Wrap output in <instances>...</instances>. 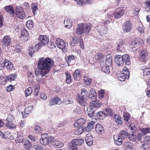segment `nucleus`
Masks as SVG:
<instances>
[{"instance_id": "obj_1", "label": "nucleus", "mask_w": 150, "mask_h": 150, "mask_svg": "<svg viewBox=\"0 0 150 150\" xmlns=\"http://www.w3.org/2000/svg\"><path fill=\"white\" fill-rule=\"evenodd\" d=\"M53 60L49 57L45 58L42 57L38 62V69L35 71L36 76L43 77L50 71V69L54 65Z\"/></svg>"}, {"instance_id": "obj_2", "label": "nucleus", "mask_w": 150, "mask_h": 150, "mask_svg": "<svg viewBox=\"0 0 150 150\" xmlns=\"http://www.w3.org/2000/svg\"><path fill=\"white\" fill-rule=\"evenodd\" d=\"M41 137L40 142V144L43 145H45L48 143H50L54 139L53 137L48 136L47 133L42 134Z\"/></svg>"}, {"instance_id": "obj_3", "label": "nucleus", "mask_w": 150, "mask_h": 150, "mask_svg": "<svg viewBox=\"0 0 150 150\" xmlns=\"http://www.w3.org/2000/svg\"><path fill=\"white\" fill-rule=\"evenodd\" d=\"M129 76V72L128 69L126 67H125L123 68L122 74L118 77V79L121 81H124L125 79H128Z\"/></svg>"}, {"instance_id": "obj_4", "label": "nucleus", "mask_w": 150, "mask_h": 150, "mask_svg": "<svg viewBox=\"0 0 150 150\" xmlns=\"http://www.w3.org/2000/svg\"><path fill=\"white\" fill-rule=\"evenodd\" d=\"M148 57V52L145 49L140 51L139 54V58L142 62H145Z\"/></svg>"}, {"instance_id": "obj_5", "label": "nucleus", "mask_w": 150, "mask_h": 150, "mask_svg": "<svg viewBox=\"0 0 150 150\" xmlns=\"http://www.w3.org/2000/svg\"><path fill=\"white\" fill-rule=\"evenodd\" d=\"M16 13L18 17L22 19L24 17H26L23 8L20 6H17L16 8Z\"/></svg>"}, {"instance_id": "obj_6", "label": "nucleus", "mask_w": 150, "mask_h": 150, "mask_svg": "<svg viewBox=\"0 0 150 150\" xmlns=\"http://www.w3.org/2000/svg\"><path fill=\"white\" fill-rule=\"evenodd\" d=\"M0 66L3 67H5L8 71H11L13 69V66L11 62L5 59L4 62H0Z\"/></svg>"}, {"instance_id": "obj_7", "label": "nucleus", "mask_w": 150, "mask_h": 150, "mask_svg": "<svg viewBox=\"0 0 150 150\" xmlns=\"http://www.w3.org/2000/svg\"><path fill=\"white\" fill-rule=\"evenodd\" d=\"M144 79L146 81V84L150 86V71L149 69L143 70Z\"/></svg>"}, {"instance_id": "obj_8", "label": "nucleus", "mask_w": 150, "mask_h": 150, "mask_svg": "<svg viewBox=\"0 0 150 150\" xmlns=\"http://www.w3.org/2000/svg\"><path fill=\"white\" fill-rule=\"evenodd\" d=\"M132 25L129 21H126L123 25L122 28L125 32H130L132 29Z\"/></svg>"}, {"instance_id": "obj_9", "label": "nucleus", "mask_w": 150, "mask_h": 150, "mask_svg": "<svg viewBox=\"0 0 150 150\" xmlns=\"http://www.w3.org/2000/svg\"><path fill=\"white\" fill-rule=\"evenodd\" d=\"M56 44L58 47L62 50L63 51L65 50L66 43L62 39L59 38L57 39L56 40Z\"/></svg>"}, {"instance_id": "obj_10", "label": "nucleus", "mask_w": 150, "mask_h": 150, "mask_svg": "<svg viewBox=\"0 0 150 150\" xmlns=\"http://www.w3.org/2000/svg\"><path fill=\"white\" fill-rule=\"evenodd\" d=\"M76 99L77 102L82 106H85L87 105L86 100L87 99L81 96L80 94L77 95Z\"/></svg>"}, {"instance_id": "obj_11", "label": "nucleus", "mask_w": 150, "mask_h": 150, "mask_svg": "<svg viewBox=\"0 0 150 150\" xmlns=\"http://www.w3.org/2000/svg\"><path fill=\"white\" fill-rule=\"evenodd\" d=\"M76 1L78 5L81 6H83L86 4H91L93 3V0H74Z\"/></svg>"}, {"instance_id": "obj_12", "label": "nucleus", "mask_w": 150, "mask_h": 150, "mask_svg": "<svg viewBox=\"0 0 150 150\" xmlns=\"http://www.w3.org/2000/svg\"><path fill=\"white\" fill-rule=\"evenodd\" d=\"M39 39L40 41L39 42L41 44L42 46L47 44L49 42V39L45 35H40Z\"/></svg>"}, {"instance_id": "obj_13", "label": "nucleus", "mask_w": 150, "mask_h": 150, "mask_svg": "<svg viewBox=\"0 0 150 150\" xmlns=\"http://www.w3.org/2000/svg\"><path fill=\"white\" fill-rule=\"evenodd\" d=\"M49 105L52 106L56 104L59 105L61 104L62 102L59 98L55 97L50 99L49 100Z\"/></svg>"}, {"instance_id": "obj_14", "label": "nucleus", "mask_w": 150, "mask_h": 150, "mask_svg": "<svg viewBox=\"0 0 150 150\" xmlns=\"http://www.w3.org/2000/svg\"><path fill=\"white\" fill-rule=\"evenodd\" d=\"M102 24L101 27L100 28H99L97 30L98 32L101 36L105 35L107 33V27L105 25H103V23H102Z\"/></svg>"}, {"instance_id": "obj_15", "label": "nucleus", "mask_w": 150, "mask_h": 150, "mask_svg": "<svg viewBox=\"0 0 150 150\" xmlns=\"http://www.w3.org/2000/svg\"><path fill=\"white\" fill-rule=\"evenodd\" d=\"M11 42V39L9 36H5L2 39V43L5 46H8L9 45Z\"/></svg>"}, {"instance_id": "obj_16", "label": "nucleus", "mask_w": 150, "mask_h": 150, "mask_svg": "<svg viewBox=\"0 0 150 150\" xmlns=\"http://www.w3.org/2000/svg\"><path fill=\"white\" fill-rule=\"evenodd\" d=\"M29 36L28 31L25 29H23L21 32V38L24 41H27L29 39Z\"/></svg>"}, {"instance_id": "obj_17", "label": "nucleus", "mask_w": 150, "mask_h": 150, "mask_svg": "<svg viewBox=\"0 0 150 150\" xmlns=\"http://www.w3.org/2000/svg\"><path fill=\"white\" fill-rule=\"evenodd\" d=\"M115 61L119 66H122L123 65V58L122 56L117 55L115 56Z\"/></svg>"}, {"instance_id": "obj_18", "label": "nucleus", "mask_w": 150, "mask_h": 150, "mask_svg": "<svg viewBox=\"0 0 150 150\" xmlns=\"http://www.w3.org/2000/svg\"><path fill=\"white\" fill-rule=\"evenodd\" d=\"M92 103L90 104V105H92L93 108L100 107L102 105V103L100 100H92Z\"/></svg>"}, {"instance_id": "obj_19", "label": "nucleus", "mask_w": 150, "mask_h": 150, "mask_svg": "<svg viewBox=\"0 0 150 150\" xmlns=\"http://www.w3.org/2000/svg\"><path fill=\"white\" fill-rule=\"evenodd\" d=\"M92 105H89L87 108V111L88 116L90 118H92L94 114V109Z\"/></svg>"}, {"instance_id": "obj_20", "label": "nucleus", "mask_w": 150, "mask_h": 150, "mask_svg": "<svg viewBox=\"0 0 150 150\" xmlns=\"http://www.w3.org/2000/svg\"><path fill=\"white\" fill-rule=\"evenodd\" d=\"M143 42V41L140 39H136L134 41L131 42L130 45L132 46L131 47L135 48L138 47Z\"/></svg>"}, {"instance_id": "obj_21", "label": "nucleus", "mask_w": 150, "mask_h": 150, "mask_svg": "<svg viewBox=\"0 0 150 150\" xmlns=\"http://www.w3.org/2000/svg\"><path fill=\"white\" fill-rule=\"evenodd\" d=\"M33 108V105L30 106L26 108L24 110V115L23 114V112L21 113L22 115H23V118H24L27 117L29 113H31Z\"/></svg>"}, {"instance_id": "obj_22", "label": "nucleus", "mask_w": 150, "mask_h": 150, "mask_svg": "<svg viewBox=\"0 0 150 150\" xmlns=\"http://www.w3.org/2000/svg\"><path fill=\"white\" fill-rule=\"evenodd\" d=\"M83 25L84 33L86 34L88 33L92 26L91 24L90 23H88L85 24L83 23Z\"/></svg>"}, {"instance_id": "obj_23", "label": "nucleus", "mask_w": 150, "mask_h": 150, "mask_svg": "<svg viewBox=\"0 0 150 150\" xmlns=\"http://www.w3.org/2000/svg\"><path fill=\"white\" fill-rule=\"evenodd\" d=\"M96 132L98 134H102L104 132V129L103 126L100 124H97L96 126Z\"/></svg>"}, {"instance_id": "obj_24", "label": "nucleus", "mask_w": 150, "mask_h": 150, "mask_svg": "<svg viewBox=\"0 0 150 150\" xmlns=\"http://www.w3.org/2000/svg\"><path fill=\"white\" fill-rule=\"evenodd\" d=\"M24 148L25 149L30 150L32 147V145L30 141L28 139H24V141L22 143Z\"/></svg>"}, {"instance_id": "obj_25", "label": "nucleus", "mask_w": 150, "mask_h": 150, "mask_svg": "<svg viewBox=\"0 0 150 150\" xmlns=\"http://www.w3.org/2000/svg\"><path fill=\"white\" fill-rule=\"evenodd\" d=\"M85 120L83 118H80L76 120L74 124V126L75 127H78L79 126H81L85 123Z\"/></svg>"}, {"instance_id": "obj_26", "label": "nucleus", "mask_w": 150, "mask_h": 150, "mask_svg": "<svg viewBox=\"0 0 150 150\" xmlns=\"http://www.w3.org/2000/svg\"><path fill=\"white\" fill-rule=\"evenodd\" d=\"M81 71L79 69H77L74 72L73 76L74 79L79 80L81 78Z\"/></svg>"}, {"instance_id": "obj_27", "label": "nucleus", "mask_w": 150, "mask_h": 150, "mask_svg": "<svg viewBox=\"0 0 150 150\" xmlns=\"http://www.w3.org/2000/svg\"><path fill=\"white\" fill-rule=\"evenodd\" d=\"M114 139L115 143L116 145L120 146L122 144L123 142L122 138L119 135L114 136Z\"/></svg>"}, {"instance_id": "obj_28", "label": "nucleus", "mask_w": 150, "mask_h": 150, "mask_svg": "<svg viewBox=\"0 0 150 150\" xmlns=\"http://www.w3.org/2000/svg\"><path fill=\"white\" fill-rule=\"evenodd\" d=\"M17 75L16 74H13L6 76L5 78V80L6 82L13 81L16 78Z\"/></svg>"}, {"instance_id": "obj_29", "label": "nucleus", "mask_w": 150, "mask_h": 150, "mask_svg": "<svg viewBox=\"0 0 150 150\" xmlns=\"http://www.w3.org/2000/svg\"><path fill=\"white\" fill-rule=\"evenodd\" d=\"M82 23H80L78 24V26L76 30V33L79 35H81L84 33Z\"/></svg>"}, {"instance_id": "obj_30", "label": "nucleus", "mask_w": 150, "mask_h": 150, "mask_svg": "<svg viewBox=\"0 0 150 150\" xmlns=\"http://www.w3.org/2000/svg\"><path fill=\"white\" fill-rule=\"evenodd\" d=\"M124 13V9H121L118 11L113 12V15L115 18H120L121 16H122Z\"/></svg>"}, {"instance_id": "obj_31", "label": "nucleus", "mask_w": 150, "mask_h": 150, "mask_svg": "<svg viewBox=\"0 0 150 150\" xmlns=\"http://www.w3.org/2000/svg\"><path fill=\"white\" fill-rule=\"evenodd\" d=\"M71 143L74 145H81L83 142V140L82 139H76L72 140Z\"/></svg>"}, {"instance_id": "obj_32", "label": "nucleus", "mask_w": 150, "mask_h": 150, "mask_svg": "<svg viewBox=\"0 0 150 150\" xmlns=\"http://www.w3.org/2000/svg\"><path fill=\"white\" fill-rule=\"evenodd\" d=\"M123 58V64L124 63L127 65H129L130 64L129 56L127 54H124L122 56Z\"/></svg>"}, {"instance_id": "obj_33", "label": "nucleus", "mask_w": 150, "mask_h": 150, "mask_svg": "<svg viewBox=\"0 0 150 150\" xmlns=\"http://www.w3.org/2000/svg\"><path fill=\"white\" fill-rule=\"evenodd\" d=\"M88 135H87L86 138V142L88 146H91L93 144V138L92 136Z\"/></svg>"}, {"instance_id": "obj_34", "label": "nucleus", "mask_w": 150, "mask_h": 150, "mask_svg": "<svg viewBox=\"0 0 150 150\" xmlns=\"http://www.w3.org/2000/svg\"><path fill=\"white\" fill-rule=\"evenodd\" d=\"M96 94L95 90L93 88L91 89L89 93V98L91 100H94L96 98Z\"/></svg>"}, {"instance_id": "obj_35", "label": "nucleus", "mask_w": 150, "mask_h": 150, "mask_svg": "<svg viewBox=\"0 0 150 150\" xmlns=\"http://www.w3.org/2000/svg\"><path fill=\"white\" fill-rule=\"evenodd\" d=\"M81 91V96L87 100L89 98V93L87 90L85 88H82Z\"/></svg>"}, {"instance_id": "obj_36", "label": "nucleus", "mask_w": 150, "mask_h": 150, "mask_svg": "<svg viewBox=\"0 0 150 150\" xmlns=\"http://www.w3.org/2000/svg\"><path fill=\"white\" fill-rule=\"evenodd\" d=\"M105 64L108 67L111 66L112 64V58L110 55L107 56Z\"/></svg>"}, {"instance_id": "obj_37", "label": "nucleus", "mask_w": 150, "mask_h": 150, "mask_svg": "<svg viewBox=\"0 0 150 150\" xmlns=\"http://www.w3.org/2000/svg\"><path fill=\"white\" fill-rule=\"evenodd\" d=\"M136 27L138 31L141 33H143L144 31V28L142 23L139 22L136 24Z\"/></svg>"}, {"instance_id": "obj_38", "label": "nucleus", "mask_w": 150, "mask_h": 150, "mask_svg": "<svg viewBox=\"0 0 150 150\" xmlns=\"http://www.w3.org/2000/svg\"><path fill=\"white\" fill-rule=\"evenodd\" d=\"M4 8L5 11L12 14H13L15 13L14 10L13 6H5Z\"/></svg>"}, {"instance_id": "obj_39", "label": "nucleus", "mask_w": 150, "mask_h": 150, "mask_svg": "<svg viewBox=\"0 0 150 150\" xmlns=\"http://www.w3.org/2000/svg\"><path fill=\"white\" fill-rule=\"evenodd\" d=\"M114 118L116 122L119 125H121L123 123L122 119L120 116L115 114L114 116Z\"/></svg>"}, {"instance_id": "obj_40", "label": "nucleus", "mask_w": 150, "mask_h": 150, "mask_svg": "<svg viewBox=\"0 0 150 150\" xmlns=\"http://www.w3.org/2000/svg\"><path fill=\"white\" fill-rule=\"evenodd\" d=\"M95 124V122L93 121L90 122L88 124L86 130L88 132H89L93 128Z\"/></svg>"}, {"instance_id": "obj_41", "label": "nucleus", "mask_w": 150, "mask_h": 150, "mask_svg": "<svg viewBox=\"0 0 150 150\" xmlns=\"http://www.w3.org/2000/svg\"><path fill=\"white\" fill-rule=\"evenodd\" d=\"M72 23L71 21L69 19H65L64 21V24L65 25V26L66 28H70L72 26Z\"/></svg>"}, {"instance_id": "obj_42", "label": "nucleus", "mask_w": 150, "mask_h": 150, "mask_svg": "<svg viewBox=\"0 0 150 150\" xmlns=\"http://www.w3.org/2000/svg\"><path fill=\"white\" fill-rule=\"evenodd\" d=\"M86 130V127L82 126L78 128L75 132V134L79 135L82 134Z\"/></svg>"}, {"instance_id": "obj_43", "label": "nucleus", "mask_w": 150, "mask_h": 150, "mask_svg": "<svg viewBox=\"0 0 150 150\" xmlns=\"http://www.w3.org/2000/svg\"><path fill=\"white\" fill-rule=\"evenodd\" d=\"M129 134L125 130H123L121 131L120 133L119 136L122 139H124L126 138L129 136Z\"/></svg>"}, {"instance_id": "obj_44", "label": "nucleus", "mask_w": 150, "mask_h": 150, "mask_svg": "<svg viewBox=\"0 0 150 150\" xmlns=\"http://www.w3.org/2000/svg\"><path fill=\"white\" fill-rule=\"evenodd\" d=\"M124 47V44H123V41L122 40H121L117 46V51L121 52L123 50Z\"/></svg>"}, {"instance_id": "obj_45", "label": "nucleus", "mask_w": 150, "mask_h": 150, "mask_svg": "<svg viewBox=\"0 0 150 150\" xmlns=\"http://www.w3.org/2000/svg\"><path fill=\"white\" fill-rule=\"evenodd\" d=\"M105 115V114L104 111H100L97 112L95 115V119H101L102 118V116Z\"/></svg>"}, {"instance_id": "obj_46", "label": "nucleus", "mask_w": 150, "mask_h": 150, "mask_svg": "<svg viewBox=\"0 0 150 150\" xmlns=\"http://www.w3.org/2000/svg\"><path fill=\"white\" fill-rule=\"evenodd\" d=\"M5 125L7 128L9 129H15L16 128V125L11 122L6 123Z\"/></svg>"}, {"instance_id": "obj_47", "label": "nucleus", "mask_w": 150, "mask_h": 150, "mask_svg": "<svg viewBox=\"0 0 150 150\" xmlns=\"http://www.w3.org/2000/svg\"><path fill=\"white\" fill-rule=\"evenodd\" d=\"M65 74L66 76V82L68 84H70L71 82V75L68 72H65Z\"/></svg>"}, {"instance_id": "obj_48", "label": "nucleus", "mask_w": 150, "mask_h": 150, "mask_svg": "<svg viewBox=\"0 0 150 150\" xmlns=\"http://www.w3.org/2000/svg\"><path fill=\"white\" fill-rule=\"evenodd\" d=\"M24 141V139L23 138V137L22 135L19 134L17 135V136L15 140V142L16 143H23Z\"/></svg>"}, {"instance_id": "obj_49", "label": "nucleus", "mask_w": 150, "mask_h": 150, "mask_svg": "<svg viewBox=\"0 0 150 150\" xmlns=\"http://www.w3.org/2000/svg\"><path fill=\"white\" fill-rule=\"evenodd\" d=\"M83 81L86 85H89L91 83L92 79L90 78L85 76L83 77Z\"/></svg>"}, {"instance_id": "obj_50", "label": "nucleus", "mask_w": 150, "mask_h": 150, "mask_svg": "<svg viewBox=\"0 0 150 150\" xmlns=\"http://www.w3.org/2000/svg\"><path fill=\"white\" fill-rule=\"evenodd\" d=\"M109 67L106 65L102 67V71L103 72L106 74H108L110 72V69Z\"/></svg>"}, {"instance_id": "obj_51", "label": "nucleus", "mask_w": 150, "mask_h": 150, "mask_svg": "<svg viewBox=\"0 0 150 150\" xmlns=\"http://www.w3.org/2000/svg\"><path fill=\"white\" fill-rule=\"evenodd\" d=\"M31 7L33 13L34 15H35V12L38 10L37 4L36 3H33L32 4Z\"/></svg>"}, {"instance_id": "obj_52", "label": "nucleus", "mask_w": 150, "mask_h": 150, "mask_svg": "<svg viewBox=\"0 0 150 150\" xmlns=\"http://www.w3.org/2000/svg\"><path fill=\"white\" fill-rule=\"evenodd\" d=\"M33 90L31 87H29L25 91V94L26 97L29 96L32 93Z\"/></svg>"}, {"instance_id": "obj_53", "label": "nucleus", "mask_w": 150, "mask_h": 150, "mask_svg": "<svg viewBox=\"0 0 150 150\" xmlns=\"http://www.w3.org/2000/svg\"><path fill=\"white\" fill-rule=\"evenodd\" d=\"M105 113V115L109 116H112L113 115L114 112L110 108H107L106 109Z\"/></svg>"}, {"instance_id": "obj_54", "label": "nucleus", "mask_w": 150, "mask_h": 150, "mask_svg": "<svg viewBox=\"0 0 150 150\" xmlns=\"http://www.w3.org/2000/svg\"><path fill=\"white\" fill-rule=\"evenodd\" d=\"M27 27L29 29H31L33 27V22L32 21H28L26 23Z\"/></svg>"}, {"instance_id": "obj_55", "label": "nucleus", "mask_w": 150, "mask_h": 150, "mask_svg": "<svg viewBox=\"0 0 150 150\" xmlns=\"http://www.w3.org/2000/svg\"><path fill=\"white\" fill-rule=\"evenodd\" d=\"M74 59V56L73 55H70L66 58V62L68 64L70 63Z\"/></svg>"}, {"instance_id": "obj_56", "label": "nucleus", "mask_w": 150, "mask_h": 150, "mask_svg": "<svg viewBox=\"0 0 150 150\" xmlns=\"http://www.w3.org/2000/svg\"><path fill=\"white\" fill-rule=\"evenodd\" d=\"M52 145L57 147H62L63 146V144H59V142L57 141L54 140L52 143Z\"/></svg>"}, {"instance_id": "obj_57", "label": "nucleus", "mask_w": 150, "mask_h": 150, "mask_svg": "<svg viewBox=\"0 0 150 150\" xmlns=\"http://www.w3.org/2000/svg\"><path fill=\"white\" fill-rule=\"evenodd\" d=\"M142 147L145 150H149L150 149V144L144 143V144H142Z\"/></svg>"}, {"instance_id": "obj_58", "label": "nucleus", "mask_w": 150, "mask_h": 150, "mask_svg": "<svg viewBox=\"0 0 150 150\" xmlns=\"http://www.w3.org/2000/svg\"><path fill=\"white\" fill-rule=\"evenodd\" d=\"M103 56V55L101 53H97L95 55L94 59L97 61L98 60L101 59L102 58Z\"/></svg>"}, {"instance_id": "obj_59", "label": "nucleus", "mask_w": 150, "mask_h": 150, "mask_svg": "<svg viewBox=\"0 0 150 150\" xmlns=\"http://www.w3.org/2000/svg\"><path fill=\"white\" fill-rule=\"evenodd\" d=\"M124 120L126 122H128L130 119V115L128 112H124L123 114Z\"/></svg>"}, {"instance_id": "obj_60", "label": "nucleus", "mask_w": 150, "mask_h": 150, "mask_svg": "<svg viewBox=\"0 0 150 150\" xmlns=\"http://www.w3.org/2000/svg\"><path fill=\"white\" fill-rule=\"evenodd\" d=\"M105 91L103 90H101L99 91L98 93V95L99 98L100 99H102L104 96Z\"/></svg>"}, {"instance_id": "obj_61", "label": "nucleus", "mask_w": 150, "mask_h": 150, "mask_svg": "<svg viewBox=\"0 0 150 150\" xmlns=\"http://www.w3.org/2000/svg\"><path fill=\"white\" fill-rule=\"evenodd\" d=\"M14 119V117L11 114H9L6 119V120L8 122H11L13 121Z\"/></svg>"}, {"instance_id": "obj_62", "label": "nucleus", "mask_w": 150, "mask_h": 150, "mask_svg": "<svg viewBox=\"0 0 150 150\" xmlns=\"http://www.w3.org/2000/svg\"><path fill=\"white\" fill-rule=\"evenodd\" d=\"M125 147L127 148V150L132 147V144L130 142H126L124 144Z\"/></svg>"}, {"instance_id": "obj_63", "label": "nucleus", "mask_w": 150, "mask_h": 150, "mask_svg": "<svg viewBox=\"0 0 150 150\" xmlns=\"http://www.w3.org/2000/svg\"><path fill=\"white\" fill-rule=\"evenodd\" d=\"M33 147L35 150H43V147L39 145H34Z\"/></svg>"}, {"instance_id": "obj_64", "label": "nucleus", "mask_w": 150, "mask_h": 150, "mask_svg": "<svg viewBox=\"0 0 150 150\" xmlns=\"http://www.w3.org/2000/svg\"><path fill=\"white\" fill-rule=\"evenodd\" d=\"M144 143L150 144V135L145 136L144 138Z\"/></svg>"}]
</instances>
